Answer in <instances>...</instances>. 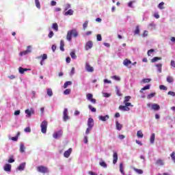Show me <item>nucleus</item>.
I'll use <instances>...</instances> for the list:
<instances>
[{"instance_id":"5","label":"nucleus","mask_w":175,"mask_h":175,"mask_svg":"<svg viewBox=\"0 0 175 175\" xmlns=\"http://www.w3.org/2000/svg\"><path fill=\"white\" fill-rule=\"evenodd\" d=\"M93 96H94L91 93H88L86 95L88 100H90V102H92L94 105H95V103H96V100L95 98H93Z\"/></svg>"},{"instance_id":"64","label":"nucleus","mask_w":175,"mask_h":175,"mask_svg":"<svg viewBox=\"0 0 175 175\" xmlns=\"http://www.w3.org/2000/svg\"><path fill=\"white\" fill-rule=\"evenodd\" d=\"M171 66H172L173 68H175V62H174V60L171 61Z\"/></svg>"},{"instance_id":"21","label":"nucleus","mask_w":175,"mask_h":175,"mask_svg":"<svg viewBox=\"0 0 175 175\" xmlns=\"http://www.w3.org/2000/svg\"><path fill=\"white\" fill-rule=\"evenodd\" d=\"M65 46V42H64V40H62L60 41V50L61 51H65V49L64 48Z\"/></svg>"},{"instance_id":"31","label":"nucleus","mask_w":175,"mask_h":175,"mask_svg":"<svg viewBox=\"0 0 175 175\" xmlns=\"http://www.w3.org/2000/svg\"><path fill=\"white\" fill-rule=\"evenodd\" d=\"M20 152H25V146L23 144L20 145Z\"/></svg>"},{"instance_id":"47","label":"nucleus","mask_w":175,"mask_h":175,"mask_svg":"<svg viewBox=\"0 0 175 175\" xmlns=\"http://www.w3.org/2000/svg\"><path fill=\"white\" fill-rule=\"evenodd\" d=\"M170 157H171L173 162H174V163H175V152H172L170 154Z\"/></svg>"},{"instance_id":"30","label":"nucleus","mask_w":175,"mask_h":175,"mask_svg":"<svg viewBox=\"0 0 175 175\" xmlns=\"http://www.w3.org/2000/svg\"><path fill=\"white\" fill-rule=\"evenodd\" d=\"M24 169H25V163H21V164L18 167V170H24Z\"/></svg>"},{"instance_id":"46","label":"nucleus","mask_w":175,"mask_h":175,"mask_svg":"<svg viewBox=\"0 0 175 175\" xmlns=\"http://www.w3.org/2000/svg\"><path fill=\"white\" fill-rule=\"evenodd\" d=\"M159 89L162 90L163 91H167V87L163 85H161L159 86Z\"/></svg>"},{"instance_id":"11","label":"nucleus","mask_w":175,"mask_h":175,"mask_svg":"<svg viewBox=\"0 0 175 175\" xmlns=\"http://www.w3.org/2000/svg\"><path fill=\"white\" fill-rule=\"evenodd\" d=\"M72 149L70 148L68 150H66L64 153V157L65 158H69L70 157V154H72Z\"/></svg>"},{"instance_id":"42","label":"nucleus","mask_w":175,"mask_h":175,"mask_svg":"<svg viewBox=\"0 0 175 175\" xmlns=\"http://www.w3.org/2000/svg\"><path fill=\"white\" fill-rule=\"evenodd\" d=\"M36 6L38 9H40V2L39 0H35Z\"/></svg>"},{"instance_id":"56","label":"nucleus","mask_w":175,"mask_h":175,"mask_svg":"<svg viewBox=\"0 0 175 175\" xmlns=\"http://www.w3.org/2000/svg\"><path fill=\"white\" fill-rule=\"evenodd\" d=\"M150 87H151L150 85H147L144 86V88H142V90H144V91H146V90H150Z\"/></svg>"},{"instance_id":"38","label":"nucleus","mask_w":175,"mask_h":175,"mask_svg":"<svg viewBox=\"0 0 175 175\" xmlns=\"http://www.w3.org/2000/svg\"><path fill=\"white\" fill-rule=\"evenodd\" d=\"M157 94L155 92L150 93L148 95L147 98L148 99H151V98H154Z\"/></svg>"},{"instance_id":"3","label":"nucleus","mask_w":175,"mask_h":175,"mask_svg":"<svg viewBox=\"0 0 175 175\" xmlns=\"http://www.w3.org/2000/svg\"><path fill=\"white\" fill-rule=\"evenodd\" d=\"M37 170L40 173H43L44 174L49 172V169L43 165L37 167Z\"/></svg>"},{"instance_id":"57","label":"nucleus","mask_w":175,"mask_h":175,"mask_svg":"<svg viewBox=\"0 0 175 175\" xmlns=\"http://www.w3.org/2000/svg\"><path fill=\"white\" fill-rule=\"evenodd\" d=\"M133 3H135V1H130L128 3L129 8H133Z\"/></svg>"},{"instance_id":"37","label":"nucleus","mask_w":175,"mask_h":175,"mask_svg":"<svg viewBox=\"0 0 175 175\" xmlns=\"http://www.w3.org/2000/svg\"><path fill=\"white\" fill-rule=\"evenodd\" d=\"M46 92L47 95H49V96H51L53 95V90H51V88H47Z\"/></svg>"},{"instance_id":"45","label":"nucleus","mask_w":175,"mask_h":175,"mask_svg":"<svg viewBox=\"0 0 175 175\" xmlns=\"http://www.w3.org/2000/svg\"><path fill=\"white\" fill-rule=\"evenodd\" d=\"M87 27H88V21H85L83 24V28L84 30L86 29Z\"/></svg>"},{"instance_id":"36","label":"nucleus","mask_w":175,"mask_h":175,"mask_svg":"<svg viewBox=\"0 0 175 175\" xmlns=\"http://www.w3.org/2000/svg\"><path fill=\"white\" fill-rule=\"evenodd\" d=\"M131 96H125L123 103H126L127 102H129V100H131Z\"/></svg>"},{"instance_id":"20","label":"nucleus","mask_w":175,"mask_h":175,"mask_svg":"<svg viewBox=\"0 0 175 175\" xmlns=\"http://www.w3.org/2000/svg\"><path fill=\"white\" fill-rule=\"evenodd\" d=\"M156 165H157L158 166H163V165H165V163H163V160L159 159L157 161Z\"/></svg>"},{"instance_id":"9","label":"nucleus","mask_w":175,"mask_h":175,"mask_svg":"<svg viewBox=\"0 0 175 175\" xmlns=\"http://www.w3.org/2000/svg\"><path fill=\"white\" fill-rule=\"evenodd\" d=\"M63 132L62 130H60L55 133H53V137L54 139H58L59 137H61L62 136Z\"/></svg>"},{"instance_id":"26","label":"nucleus","mask_w":175,"mask_h":175,"mask_svg":"<svg viewBox=\"0 0 175 175\" xmlns=\"http://www.w3.org/2000/svg\"><path fill=\"white\" fill-rule=\"evenodd\" d=\"M116 129H118V131H121V129H122V124H120V122H118V121H116Z\"/></svg>"},{"instance_id":"61","label":"nucleus","mask_w":175,"mask_h":175,"mask_svg":"<svg viewBox=\"0 0 175 175\" xmlns=\"http://www.w3.org/2000/svg\"><path fill=\"white\" fill-rule=\"evenodd\" d=\"M167 95H171V96H175V92L170 91L167 92Z\"/></svg>"},{"instance_id":"7","label":"nucleus","mask_w":175,"mask_h":175,"mask_svg":"<svg viewBox=\"0 0 175 175\" xmlns=\"http://www.w3.org/2000/svg\"><path fill=\"white\" fill-rule=\"evenodd\" d=\"M64 121H68L69 120V116H68V109L65 108L63 112Z\"/></svg>"},{"instance_id":"4","label":"nucleus","mask_w":175,"mask_h":175,"mask_svg":"<svg viewBox=\"0 0 175 175\" xmlns=\"http://www.w3.org/2000/svg\"><path fill=\"white\" fill-rule=\"evenodd\" d=\"M31 49H32V46H27V49L26 51H23L21 52V53H19V55H20L21 57H23V55H27V54H29L30 53L32 52V51L31 50Z\"/></svg>"},{"instance_id":"27","label":"nucleus","mask_w":175,"mask_h":175,"mask_svg":"<svg viewBox=\"0 0 175 175\" xmlns=\"http://www.w3.org/2000/svg\"><path fill=\"white\" fill-rule=\"evenodd\" d=\"M134 35H140V28L139 26H136L135 30L134 31Z\"/></svg>"},{"instance_id":"10","label":"nucleus","mask_w":175,"mask_h":175,"mask_svg":"<svg viewBox=\"0 0 175 175\" xmlns=\"http://www.w3.org/2000/svg\"><path fill=\"white\" fill-rule=\"evenodd\" d=\"M93 46H94V43L92 42V41H88V42H86V44H85V50L86 51L90 50V49H92Z\"/></svg>"},{"instance_id":"39","label":"nucleus","mask_w":175,"mask_h":175,"mask_svg":"<svg viewBox=\"0 0 175 175\" xmlns=\"http://www.w3.org/2000/svg\"><path fill=\"white\" fill-rule=\"evenodd\" d=\"M167 83H173V81H174V79H173V77H167Z\"/></svg>"},{"instance_id":"34","label":"nucleus","mask_w":175,"mask_h":175,"mask_svg":"<svg viewBox=\"0 0 175 175\" xmlns=\"http://www.w3.org/2000/svg\"><path fill=\"white\" fill-rule=\"evenodd\" d=\"M70 55L71 57V58L72 59H76V58H77V56L76 55V53H75V51H72L70 53Z\"/></svg>"},{"instance_id":"55","label":"nucleus","mask_w":175,"mask_h":175,"mask_svg":"<svg viewBox=\"0 0 175 175\" xmlns=\"http://www.w3.org/2000/svg\"><path fill=\"white\" fill-rule=\"evenodd\" d=\"M154 51H155V50H154V49H150V50L148 51V57H150V55H151V54H152V53H154Z\"/></svg>"},{"instance_id":"8","label":"nucleus","mask_w":175,"mask_h":175,"mask_svg":"<svg viewBox=\"0 0 175 175\" xmlns=\"http://www.w3.org/2000/svg\"><path fill=\"white\" fill-rule=\"evenodd\" d=\"M85 68L87 72H89L90 73H92V72H94V67L91 66L88 63L85 64Z\"/></svg>"},{"instance_id":"44","label":"nucleus","mask_w":175,"mask_h":175,"mask_svg":"<svg viewBox=\"0 0 175 175\" xmlns=\"http://www.w3.org/2000/svg\"><path fill=\"white\" fill-rule=\"evenodd\" d=\"M164 5H165V3H163V2L160 3L158 5L159 9H161V10L165 9V7H163Z\"/></svg>"},{"instance_id":"59","label":"nucleus","mask_w":175,"mask_h":175,"mask_svg":"<svg viewBox=\"0 0 175 175\" xmlns=\"http://www.w3.org/2000/svg\"><path fill=\"white\" fill-rule=\"evenodd\" d=\"M148 31L145 30L142 34V36L143 38H146V36H148Z\"/></svg>"},{"instance_id":"63","label":"nucleus","mask_w":175,"mask_h":175,"mask_svg":"<svg viewBox=\"0 0 175 175\" xmlns=\"http://www.w3.org/2000/svg\"><path fill=\"white\" fill-rule=\"evenodd\" d=\"M25 132H27V133L31 132V128H29V127H26V128L25 129Z\"/></svg>"},{"instance_id":"51","label":"nucleus","mask_w":175,"mask_h":175,"mask_svg":"<svg viewBox=\"0 0 175 175\" xmlns=\"http://www.w3.org/2000/svg\"><path fill=\"white\" fill-rule=\"evenodd\" d=\"M54 36V32H53V31H51L48 35V37L51 39V38H53Z\"/></svg>"},{"instance_id":"22","label":"nucleus","mask_w":175,"mask_h":175,"mask_svg":"<svg viewBox=\"0 0 175 175\" xmlns=\"http://www.w3.org/2000/svg\"><path fill=\"white\" fill-rule=\"evenodd\" d=\"M154 142H155V133H152L150 138V142L151 144H154Z\"/></svg>"},{"instance_id":"43","label":"nucleus","mask_w":175,"mask_h":175,"mask_svg":"<svg viewBox=\"0 0 175 175\" xmlns=\"http://www.w3.org/2000/svg\"><path fill=\"white\" fill-rule=\"evenodd\" d=\"M111 79H113V80H116V81H120V80H121V78L117 75L111 77Z\"/></svg>"},{"instance_id":"18","label":"nucleus","mask_w":175,"mask_h":175,"mask_svg":"<svg viewBox=\"0 0 175 175\" xmlns=\"http://www.w3.org/2000/svg\"><path fill=\"white\" fill-rule=\"evenodd\" d=\"M159 73H162V64H157L155 65Z\"/></svg>"},{"instance_id":"19","label":"nucleus","mask_w":175,"mask_h":175,"mask_svg":"<svg viewBox=\"0 0 175 175\" xmlns=\"http://www.w3.org/2000/svg\"><path fill=\"white\" fill-rule=\"evenodd\" d=\"M137 137L139 139H143V137H144V134H143V132L142 131H138L137 132Z\"/></svg>"},{"instance_id":"32","label":"nucleus","mask_w":175,"mask_h":175,"mask_svg":"<svg viewBox=\"0 0 175 175\" xmlns=\"http://www.w3.org/2000/svg\"><path fill=\"white\" fill-rule=\"evenodd\" d=\"M73 15V10H69L68 11L64 13V16H72Z\"/></svg>"},{"instance_id":"40","label":"nucleus","mask_w":175,"mask_h":175,"mask_svg":"<svg viewBox=\"0 0 175 175\" xmlns=\"http://www.w3.org/2000/svg\"><path fill=\"white\" fill-rule=\"evenodd\" d=\"M99 165L102 166V167H107V164L105 161H100Z\"/></svg>"},{"instance_id":"28","label":"nucleus","mask_w":175,"mask_h":175,"mask_svg":"<svg viewBox=\"0 0 175 175\" xmlns=\"http://www.w3.org/2000/svg\"><path fill=\"white\" fill-rule=\"evenodd\" d=\"M39 58H42L41 60L45 61V59H47V54L44 53V54L42 55L41 56L38 57V59H39Z\"/></svg>"},{"instance_id":"53","label":"nucleus","mask_w":175,"mask_h":175,"mask_svg":"<svg viewBox=\"0 0 175 175\" xmlns=\"http://www.w3.org/2000/svg\"><path fill=\"white\" fill-rule=\"evenodd\" d=\"M83 143H85V144H87L88 143V137L85 136L83 137Z\"/></svg>"},{"instance_id":"17","label":"nucleus","mask_w":175,"mask_h":175,"mask_svg":"<svg viewBox=\"0 0 175 175\" xmlns=\"http://www.w3.org/2000/svg\"><path fill=\"white\" fill-rule=\"evenodd\" d=\"M152 110L157 111L159 110V109H161V107L159 106V105L154 103L152 105Z\"/></svg>"},{"instance_id":"24","label":"nucleus","mask_w":175,"mask_h":175,"mask_svg":"<svg viewBox=\"0 0 175 175\" xmlns=\"http://www.w3.org/2000/svg\"><path fill=\"white\" fill-rule=\"evenodd\" d=\"M123 64L125 66H128V65H131V64H132V62L128 59H125L123 62Z\"/></svg>"},{"instance_id":"54","label":"nucleus","mask_w":175,"mask_h":175,"mask_svg":"<svg viewBox=\"0 0 175 175\" xmlns=\"http://www.w3.org/2000/svg\"><path fill=\"white\" fill-rule=\"evenodd\" d=\"M68 9H70V4L67 3V4H66V5H65L64 10L66 11V10H68Z\"/></svg>"},{"instance_id":"50","label":"nucleus","mask_w":175,"mask_h":175,"mask_svg":"<svg viewBox=\"0 0 175 175\" xmlns=\"http://www.w3.org/2000/svg\"><path fill=\"white\" fill-rule=\"evenodd\" d=\"M98 42H102V36L100 34H98L96 36Z\"/></svg>"},{"instance_id":"1","label":"nucleus","mask_w":175,"mask_h":175,"mask_svg":"<svg viewBox=\"0 0 175 175\" xmlns=\"http://www.w3.org/2000/svg\"><path fill=\"white\" fill-rule=\"evenodd\" d=\"M72 36H74V38H77V36H79V33H77L76 29H72L68 31L66 39L68 42L72 40Z\"/></svg>"},{"instance_id":"2","label":"nucleus","mask_w":175,"mask_h":175,"mask_svg":"<svg viewBox=\"0 0 175 175\" xmlns=\"http://www.w3.org/2000/svg\"><path fill=\"white\" fill-rule=\"evenodd\" d=\"M47 125H48L47 121L44 120L42 122L41 125H40L42 133H46Z\"/></svg>"},{"instance_id":"60","label":"nucleus","mask_w":175,"mask_h":175,"mask_svg":"<svg viewBox=\"0 0 175 175\" xmlns=\"http://www.w3.org/2000/svg\"><path fill=\"white\" fill-rule=\"evenodd\" d=\"M92 129V128L88 127L87 129H86V131H85V134H86V135H88V134L90 133V132L91 131Z\"/></svg>"},{"instance_id":"41","label":"nucleus","mask_w":175,"mask_h":175,"mask_svg":"<svg viewBox=\"0 0 175 175\" xmlns=\"http://www.w3.org/2000/svg\"><path fill=\"white\" fill-rule=\"evenodd\" d=\"M136 173H137L138 174H143V170H139V169H137V168H134L133 169Z\"/></svg>"},{"instance_id":"16","label":"nucleus","mask_w":175,"mask_h":175,"mask_svg":"<svg viewBox=\"0 0 175 175\" xmlns=\"http://www.w3.org/2000/svg\"><path fill=\"white\" fill-rule=\"evenodd\" d=\"M110 118V117L109 116V115H106L105 116H98V120H100V121H107V120H109Z\"/></svg>"},{"instance_id":"12","label":"nucleus","mask_w":175,"mask_h":175,"mask_svg":"<svg viewBox=\"0 0 175 175\" xmlns=\"http://www.w3.org/2000/svg\"><path fill=\"white\" fill-rule=\"evenodd\" d=\"M88 128H94V119L92 118H89L88 120Z\"/></svg>"},{"instance_id":"52","label":"nucleus","mask_w":175,"mask_h":175,"mask_svg":"<svg viewBox=\"0 0 175 175\" xmlns=\"http://www.w3.org/2000/svg\"><path fill=\"white\" fill-rule=\"evenodd\" d=\"M116 95H118V96H122V94H121V91H120L118 89H116Z\"/></svg>"},{"instance_id":"23","label":"nucleus","mask_w":175,"mask_h":175,"mask_svg":"<svg viewBox=\"0 0 175 175\" xmlns=\"http://www.w3.org/2000/svg\"><path fill=\"white\" fill-rule=\"evenodd\" d=\"M161 59H162V57H154L151 59V62L152 63H154L157 62V61H161Z\"/></svg>"},{"instance_id":"14","label":"nucleus","mask_w":175,"mask_h":175,"mask_svg":"<svg viewBox=\"0 0 175 175\" xmlns=\"http://www.w3.org/2000/svg\"><path fill=\"white\" fill-rule=\"evenodd\" d=\"M3 170L5 172H12V165L7 163L3 167Z\"/></svg>"},{"instance_id":"48","label":"nucleus","mask_w":175,"mask_h":175,"mask_svg":"<svg viewBox=\"0 0 175 175\" xmlns=\"http://www.w3.org/2000/svg\"><path fill=\"white\" fill-rule=\"evenodd\" d=\"M151 81V79H142V83L146 84V83H150Z\"/></svg>"},{"instance_id":"49","label":"nucleus","mask_w":175,"mask_h":175,"mask_svg":"<svg viewBox=\"0 0 175 175\" xmlns=\"http://www.w3.org/2000/svg\"><path fill=\"white\" fill-rule=\"evenodd\" d=\"M64 95H69L70 94V89H66L64 92Z\"/></svg>"},{"instance_id":"58","label":"nucleus","mask_w":175,"mask_h":175,"mask_svg":"<svg viewBox=\"0 0 175 175\" xmlns=\"http://www.w3.org/2000/svg\"><path fill=\"white\" fill-rule=\"evenodd\" d=\"M18 70H19V73H21V75L24 74V68L19 67Z\"/></svg>"},{"instance_id":"35","label":"nucleus","mask_w":175,"mask_h":175,"mask_svg":"<svg viewBox=\"0 0 175 175\" xmlns=\"http://www.w3.org/2000/svg\"><path fill=\"white\" fill-rule=\"evenodd\" d=\"M88 108L90 109V110H91V111H92V113L96 112V109L95 107H92V105H89Z\"/></svg>"},{"instance_id":"13","label":"nucleus","mask_w":175,"mask_h":175,"mask_svg":"<svg viewBox=\"0 0 175 175\" xmlns=\"http://www.w3.org/2000/svg\"><path fill=\"white\" fill-rule=\"evenodd\" d=\"M117 161H118V154L117 152H114L113 154V163L116 165L117 163Z\"/></svg>"},{"instance_id":"25","label":"nucleus","mask_w":175,"mask_h":175,"mask_svg":"<svg viewBox=\"0 0 175 175\" xmlns=\"http://www.w3.org/2000/svg\"><path fill=\"white\" fill-rule=\"evenodd\" d=\"M120 172L122 174L125 175V172H124V164L122 163L120 164Z\"/></svg>"},{"instance_id":"29","label":"nucleus","mask_w":175,"mask_h":175,"mask_svg":"<svg viewBox=\"0 0 175 175\" xmlns=\"http://www.w3.org/2000/svg\"><path fill=\"white\" fill-rule=\"evenodd\" d=\"M52 28L54 29V31H58V24L57 23H53Z\"/></svg>"},{"instance_id":"6","label":"nucleus","mask_w":175,"mask_h":175,"mask_svg":"<svg viewBox=\"0 0 175 175\" xmlns=\"http://www.w3.org/2000/svg\"><path fill=\"white\" fill-rule=\"evenodd\" d=\"M25 113L27 114L26 117L29 118L31 116H32V114H35V111L33 109L31 108L30 109H26Z\"/></svg>"},{"instance_id":"33","label":"nucleus","mask_w":175,"mask_h":175,"mask_svg":"<svg viewBox=\"0 0 175 175\" xmlns=\"http://www.w3.org/2000/svg\"><path fill=\"white\" fill-rule=\"evenodd\" d=\"M68 85H72V81H68L65 82L63 87H64V88H68Z\"/></svg>"},{"instance_id":"62","label":"nucleus","mask_w":175,"mask_h":175,"mask_svg":"<svg viewBox=\"0 0 175 175\" xmlns=\"http://www.w3.org/2000/svg\"><path fill=\"white\" fill-rule=\"evenodd\" d=\"M13 162H14L13 157H11L8 159V163H13Z\"/></svg>"},{"instance_id":"15","label":"nucleus","mask_w":175,"mask_h":175,"mask_svg":"<svg viewBox=\"0 0 175 175\" xmlns=\"http://www.w3.org/2000/svg\"><path fill=\"white\" fill-rule=\"evenodd\" d=\"M119 110H121L122 111H129L131 109L129 107H126V105H120L119 106Z\"/></svg>"}]
</instances>
